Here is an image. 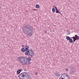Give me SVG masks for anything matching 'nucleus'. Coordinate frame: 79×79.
I'll list each match as a JSON object with an SVG mask.
<instances>
[{
	"mask_svg": "<svg viewBox=\"0 0 79 79\" xmlns=\"http://www.w3.org/2000/svg\"><path fill=\"white\" fill-rule=\"evenodd\" d=\"M23 30L25 34H27L28 36H32L33 33V28L32 26L28 24L24 26Z\"/></svg>",
	"mask_w": 79,
	"mask_h": 79,
	"instance_id": "nucleus-1",
	"label": "nucleus"
},
{
	"mask_svg": "<svg viewBox=\"0 0 79 79\" xmlns=\"http://www.w3.org/2000/svg\"><path fill=\"white\" fill-rule=\"evenodd\" d=\"M18 60L20 61L21 63L22 64H27L28 66L31 64V62L27 61V59L25 57H18Z\"/></svg>",
	"mask_w": 79,
	"mask_h": 79,
	"instance_id": "nucleus-2",
	"label": "nucleus"
},
{
	"mask_svg": "<svg viewBox=\"0 0 79 79\" xmlns=\"http://www.w3.org/2000/svg\"><path fill=\"white\" fill-rule=\"evenodd\" d=\"M29 47L28 46H25V49L26 50V52H25V55H27L28 54L34 52L32 50H29Z\"/></svg>",
	"mask_w": 79,
	"mask_h": 79,
	"instance_id": "nucleus-3",
	"label": "nucleus"
},
{
	"mask_svg": "<svg viewBox=\"0 0 79 79\" xmlns=\"http://www.w3.org/2000/svg\"><path fill=\"white\" fill-rule=\"evenodd\" d=\"M26 55L28 56L29 57L27 58V61H31V60H32L31 58H33V57H34V52L29 53L27 55Z\"/></svg>",
	"mask_w": 79,
	"mask_h": 79,
	"instance_id": "nucleus-4",
	"label": "nucleus"
},
{
	"mask_svg": "<svg viewBox=\"0 0 79 79\" xmlns=\"http://www.w3.org/2000/svg\"><path fill=\"white\" fill-rule=\"evenodd\" d=\"M70 77L68 76V75L67 74H62L59 79H70Z\"/></svg>",
	"mask_w": 79,
	"mask_h": 79,
	"instance_id": "nucleus-5",
	"label": "nucleus"
},
{
	"mask_svg": "<svg viewBox=\"0 0 79 79\" xmlns=\"http://www.w3.org/2000/svg\"><path fill=\"white\" fill-rule=\"evenodd\" d=\"M23 71V70L21 69H19L17 71V74H20V73L21 71Z\"/></svg>",
	"mask_w": 79,
	"mask_h": 79,
	"instance_id": "nucleus-6",
	"label": "nucleus"
},
{
	"mask_svg": "<svg viewBox=\"0 0 79 79\" xmlns=\"http://www.w3.org/2000/svg\"><path fill=\"white\" fill-rule=\"evenodd\" d=\"M56 13H59L60 15H61V14L60 11V10H58V9L56 10Z\"/></svg>",
	"mask_w": 79,
	"mask_h": 79,
	"instance_id": "nucleus-7",
	"label": "nucleus"
},
{
	"mask_svg": "<svg viewBox=\"0 0 79 79\" xmlns=\"http://www.w3.org/2000/svg\"><path fill=\"white\" fill-rule=\"evenodd\" d=\"M21 51L22 52H26V49L24 48H21Z\"/></svg>",
	"mask_w": 79,
	"mask_h": 79,
	"instance_id": "nucleus-8",
	"label": "nucleus"
},
{
	"mask_svg": "<svg viewBox=\"0 0 79 79\" xmlns=\"http://www.w3.org/2000/svg\"><path fill=\"white\" fill-rule=\"evenodd\" d=\"M52 11L53 13H55L56 10H55V8H52Z\"/></svg>",
	"mask_w": 79,
	"mask_h": 79,
	"instance_id": "nucleus-9",
	"label": "nucleus"
},
{
	"mask_svg": "<svg viewBox=\"0 0 79 79\" xmlns=\"http://www.w3.org/2000/svg\"><path fill=\"white\" fill-rule=\"evenodd\" d=\"M66 39L67 40H69L71 38H70V37H69V36H67L66 37Z\"/></svg>",
	"mask_w": 79,
	"mask_h": 79,
	"instance_id": "nucleus-10",
	"label": "nucleus"
},
{
	"mask_svg": "<svg viewBox=\"0 0 79 79\" xmlns=\"http://www.w3.org/2000/svg\"><path fill=\"white\" fill-rule=\"evenodd\" d=\"M60 74V73L58 72V73H55V75L56 76V77H57V76H60V75L59 74Z\"/></svg>",
	"mask_w": 79,
	"mask_h": 79,
	"instance_id": "nucleus-11",
	"label": "nucleus"
},
{
	"mask_svg": "<svg viewBox=\"0 0 79 79\" xmlns=\"http://www.w3.org/2000/svg\"><path fill=\"white\" fill-rule=\"evenodd\" d=\"M36 8H40V6H39V5L37 4L36 5Z\"/></svg>",
	"mask_w": 79,
	"mask_h": 79,
	"instance_id": "nucleus-12",
	"label": "nucleus"
},
{
	"mask_svg": "<svg viewBox=\"0 0 79 79\" xmlns=\"http://www.w3.org/2000/svg\"><path fill=\"white\" fill-rule=\"evenodd\" d=\"M69 70V69H68L66 68L65 70L66 71H68Z\"/></svg>",
	"mask_w": 79,
	"mask_h": 79,
	"instance_id": "nucleus-13",
	"label": "nucleus"
},
{
	"mask_svg": "<svg viewBox=\"0 0 79 79\" xmlns=\"http://www.w3.org/2000/svg\"><path fill=\"white\" fill-rule=\"evenodd\" d=\"M35 75H37V74H38V73H37V72H35Z\"/></svg>",
	"mask_w": 79,
	"mask_h": 79,
	"instance_id": "nucleus-14",
	"label": "nucleus"
},
{
	"mask_svg": "<svg viewBox=\"0 0 79 79\" xmlns=\"http://www.w3.org/2000/svg\"><path fill=\"white\" fill-rule=\"evenodd\" d=\"M54 8L55 9H56V10H58V9H57V8L56 6H55Z\"/></svg>",
	"mask_w": 79,
	"mask_h": 79,
	"instance_id": "nucleus-15",
	"label": "nucleus"
},
{
	"mask_svg": "<svg viewBox=\"0 0 79 79\" xmlns=\"http://www.w3.org/2000/svg\"><path fill=\"white\" fill-rule=\"evenodd\" d=\"M33 11H36V10H37V9H33Z\"/></svg>",
	"mask_w": 79,
	"mask_h": 79,
	"instance_id": "nucleus-16",
	"label": "nucleus"
},
{
	"mask_svg": "<svg viewBox=\"0 0 79 79\" xmlns=\"http://www.w3.org/2000/svg\"><path fill=\"white\" fill-rule=\"evenodd\" d=\"M68 35L69 34H69H70V32H69V31H68Z\"/></svg>",
	"mask_w": 79,
	"mask_h": 79,
	"instance_id": "nucleus-17",
	"label": "nucleus"
},
{
	"mask_svg": "<svg viewBox=\"0 0 79 79\" xmlns=\"http://www.w3.org/2000/svg\"><path fill=\"white\" fill-rule=\"evenodd\" d=\"M22 47H23V48H24V45H22Z\"/></svg>",
	"mask_w": 79,
	"mask_h": 79,
	"instance_id": "nucleus-18",
	"label": "nucleus"
},
{
	"mask_svg": "<svg viewBox=\"0 0 79 79\" xmlns=\"http://www.w3.org/2000/svg\"><path fill=\"white\" fill-rule=\"evenodd\" d=\"M44 32H45V34H46V33H47V31H45Z\"/></svg>",
	"mask_w": 79,
	"mask_h": 79,
	"instance_id": "nucleus-19",
	"label": "nucleus"
},
{
	"mask_svg": "<svg viewBox=\"0 0 79 79\" xmlns=\"http://www.w3.org/2000/svg\"><path fill=\"white\" fill-rule=\"evenodd\" d=\"M24 71H27V70H26V69H24Z\"/></svg>",
	"mask_w": 79,
	"mask_h": 79,
	"instance_id": "nucleus-20",
	"label": "nucleus"
},
{
	"mask_svg": "<svg viewBox=\"0 0 79 79\" xmlns=\"http://www.w3.org/2000/svg\"><path fill=\"white\" fill-rule=\"evenodd\" d=\"M72 73L73 74V73H74V72H72Z\"/></svg>",
	"mask_w": 79,
	"mask_h": 79,
	"instance_id": "nucleus-21",
	"label": "nucleus"
},
{
	"mask_svg": "<svg viewBox=\"0 0 79 79\" xmlns=\"http://www.w3.org/2000/svg\"><path fill=\"white\" fill-rule=\"evenodd\" d=\"M55 6H53V8H55Z\"/></svg>",
	"mask_w": 79,
	"mask_h": 79,
	"instance_id": "nucleus-22",
	"label": "nucleus"
},
{
	"mask_svg": "<svg viewBox=\"0 0 79 79\" xmlns=\"http://www.w3.org/2000/svg\"><path fill=\"white\" fill-rule=\"evenodd\" d=\"M0 8H1V7H0Z\"/></svg>",
	"mask_w": 79,
	"mask_h": 79,
	"instance_id": "nucleus-23",
	"label": "nucleus"
},
{
	"mask_svg": "<svg viewBox=\"0 0 79 79\" xmlns=\"http://www.w3.org/2000/svg\"><path fill=\"white\" fill-rule=\"evenodd\" d=\"M59 74V75L60 74Z\"/></svg>",
	"mask_w": 79,
	"mask_h": 79,
	"instance_id": "nucleus-24",
	"label": "nucleus"
}]
</instances>
